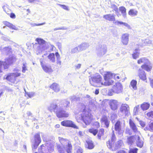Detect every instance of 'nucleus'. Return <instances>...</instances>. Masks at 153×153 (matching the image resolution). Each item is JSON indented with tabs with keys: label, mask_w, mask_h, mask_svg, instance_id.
Returning <instances> with one entry per match:
<instances>
[{
	"label": "nucleus",
	"mask_w": 153,
	"mask_h": 153,
	"mask_svg": "<svg viewBox=\"0 0 153 153\" xmlns=\"http://www.w3.org/2000/svg\"><path fill=\"white\" fill-rule=\"evenodd\" d=\"M114 74L110 72H105L104 75L105 81H101L102 79L101 76L99 74H97L94 77L90 79V84L93 86L101 87L102 85L109 86L112 85L114 82L112 78Z\"/></svg>",
	"instance_id": "obj_1"
},
{
	"label": "nucleus",
	"mask_w": 153,
	"mask_h": 153,
	"mask_svg": "<svg viewBox=\"0 0 153 153\" xmlns=\"http://www.w3.org/2000/svg\"><path fill=\"white\" fill-rule=\"evenodd\" d=\"M59 139L63 147V148H61L59 145H57V149L59 153H64L65 150L67 153H72V146L69 140L60 137H59Z\"/></svg>",
	"instance_id": "obj_2"
},
{
	"label": "nucleus",
	"mask_w": 153,
	"mask_h": 153,
	"mask_svg": "<svg viewBox=\"0 0 153 153\" xmlns=\"http://www.w3.org/2000/svg\"><path fill=\"white\" fill-rule=\"evenodd\" d=\"M16 60V59L15 57L11 56L5 59V62L0 61V73L2 72L3 68L4 69H8L9 65L15 62Z\"/></svg>",
	"instance_id": "obj_3"
},
{
	"label": "nucleus",
	"mask_w": 153,
	"mask_h": 153,
	"mask_svg": "<svg viewBox=\"0 0 153 153\" xmlns=\"http://www.w3.org/2000/svg\"><path fill=\"white\" fill-rule=\"evenodd\" d=\"M123 86L120 82L116 83L112 87L111 89L109 90L108 94L109 96H112L114 94H119L122 91Z\"/></svg>",
	"instance_id": "obj_4"
},
{
	"label": "nucleus",
	"mask_w": 153,
	"mask_h": 153,
	"mask_svg": "<svg viewBox=\"0 0 153 153\" xmlns=\"http://www.w3.org/2000/svg\"><path fill=\"white\" fill-rule=\"evenodd\" d=\"M45 146L44 145L41 146L40 148L39 149L40 152L43 153H51L54 151V147L53 144H50V142H48L45 143Z\"/></svg>",
	"instance_id": "obj_5"
},
{
	"label": "nucleus",
	"mask_w": 153,
	"mask_h": 153,
	"mask_svg": "<svg viewBox=\"0 0 153 153\" xmlns=\"http://www.w3.org/2000/svg\"><path fill=\"white\" fill-rule=\"evenodd\" d=\"M36 41L39 45L37 47L36 53L37 54L41 53L42 51L46 49L45 46V42L42 39L37 38Z\"/></svg>",
	"instance_id": "obj_6"
},
{
	"label": "nucleus",
	"mask_w": 153,
	"mask_h": 153,
	"mask_svg": "<svg viewBox=\"0 0 153 153\" xmlns=\"http://www.w3.org/2000/svg\"><path fill=\"white\" fill-rule=\"evenodd\" d=\"M85 107L84 105L82 113L83 114V121L86 125H87L89 124L91 122V114L88 112L86 111Z\"/></svg>",
	"instance_id": "obj_7"
},
{
	"label": "nucleus",
	"mask_w": 153,
	"mask_h": 153,
	"mask_svg": "<svg viewBox=\"0 0 153 153\" xmlns=\"http://www.w3.org/2000/svg\"><path fill=\"white\" fill-rule=\"evenodd\" d=\"M64 109L65 108L60 106L59 107V109L56 111V114L58 117H67L69 116L68 113L64 110Z\"/></svg>",
	"instance_id": "obj_8"
},
{
	"label": "nucleus",
	"mask_w": 153,
	"mask_h": 153,
	"mask_svg": "<svg viewBox=\"0 0 153 153\" xmlns=\"http://www.w3.org/2000/svg\"><path fill=\"white\" fill-rule=\"evenodd\" d=\"M122 144V142L121 140L119 141L115 144V146L114 144L112 146L111 144L110 141L107 142V145L110 149L114 151L115 150L120 148Z\"/></svg>",
	"instance_id": "obj_9"
},
{
	"label": "nucleus",
	"mask_w": 153,
	"mask_h": 153,
	"mask_svg": "<svg viewBox=\"0 0 153 153\" xmlns=\"http://www.w3.org/2000/svg\"><path fill=\"white\" fill-rule=\"evenodd\" d=\"M120 111L123 115H128L129 114V107L126 104H122L120 108Z\"/></svg>",
	"instance_id": "obj_10"
},
{
	"label": "nucleus",
	"mask_w": 153,
	"mask_h": 153,
	"mask_svg": "<svg viewBox=\"0 0 153 153\" xmlns=\"http://www.w3.org/2000/svg\"><path fill=\"white\" fill-rule=\"evenodd\" d=\"M97 49V54L99 56L104 55L106 52L107 47L106 45H100Z\"/></svg>",
	"instance_id": "obj_11"
},
{
	"label": "nucleus",
	"mask_w": 153,
	"mask_h": 153,
	"mask_svg": "<svg viewBox=\"0 0 153 153\" xmlns=\"http://www.w3.org/2000/svg\"><path fill=\"white\" fill-rule=\"evenodd\" d=\"M34 144L32 146V147L33 149H35L37 148L38 146L41 141L39 133H37L35 134L34 136Z\"/></svg>",
	"instance_id": "obj_12"
},
{
	"label": "nucleus",
	"mask_w": 153,
	"mask_h": 153,
	"mask_svg": "<svg viewBox=\"0 0 153 153\" xmlns=\"http://www.w3.org/2000/svg\"><path fill=\"white\" fill-rule=\"evenodd\" d=\"M61 124L63 126L71 127L76 129H78V127L71 120L63 121L61 122Z\"/></svg>",
	"instance_id": "obj_13"
},
{
	"label": "nucleus",
	"mask_w": 153,
	"mask_h": 153,
	"mask_svg": "<svg viewBox=\"0 0 153 153\" xmlns=\"http://www.w3.org/2000/svg\"><path fill=\"white\" fill-rule=\"evenodd\" d=\"M130 127L133 132L135 134V135L140 134V132L138 130V128L134 121L131 119L129 120Z\"/></svg>",
	"instance_id": "obj_14"
},
{
	"label": "nucleus",
	"mask_w": 153,
	"mask_h": 153,
	"mask_svg": "<svg viewBox=\"0 0 153 153\" xmlns=\"http://www.w3.org/2000/svg\"><path fill=\"white\" fill-rule=\"evenodd\" d=\"M129 36V34L127 33L123 34L122 35L121 37V41L123 45H126L128 44Z\"/></svg>",
	"instance_id": "obj_15"
},
{
	"label": "nucleus",
	"mask_w": 153,
	"mask_h": 153,
	"mask_svg": "<svg viewBox=\"0 0 153 153\" xmlns=\"http://www.w3.org/2000/svg\"><path fill=\"white\" fill-rule=\"evenodd\" d=\"M118 102L117 100H111L109 102V105L111 109L113 110H116L118 107Z\"/></svg>",
	"instance_id": "obj_16"
},
{
	"label": "nucleus",
	"mask_w": 153,
	"mask_h": 153,
	"mask_svg": "<svg viewBox=\"0 0 153 153\" xmlns=\"http://www.w3.org/2000/svg\"><path fill=\"white\" fill-rule=\"evenodd\" d=\"M138 75L140 78L142 80L146 81V74L145 72L142 69L140 68L137 71Z\"/></svg>",
	"instance_id": "obj_17"
},
{
	"label": "nucleus",
	"mask_w": 153,
	"mask_h": 153,
	"mask_svg": "<svg viewBox=\"0 0 153 153\" xmlns=\"http://www.w3.org/2000/svg\"><path fill=\"white\" fill-rule=\"evenodd\" d=\"M120 122L118 121L115 125V129L119 134L121 135L123 133V131L121 129Z\"/></svg>",
	"instance_id": "obj_18"
},
{
	"label": "nucleus",
	"mask_w": 153,
	"mask_h": 153,
	"mask_svg": "<svg viewBox=\"0 0 153 153\" xmlns=\"http://www.w3.org/2000/svg\"><path fill=\"white\" fill-rule=\"evenodd\" d=\"M100 122L101 124H104L107 128H108L109 127L110 121L108 120L106 116H103L101 118Z\"/></svg>",
	"instance_id": "obj_19"
},
{
	"label": "nucleus",
	"mask_w": 153,
	"mask_h": 153,
	"mask_svg": "<svg viewBox=\"0 0 153 153\" xmlns=\"http://www.w3.org/2000/svg\"><path fill=\"white\" fill-rule=\"evenodd\" d=\"M40 62L42 69L45 72L50 73L53 72V70L51 67L47 66L43 64L41 59L40 60Z\"/></svg>",
	"instance_id": "obj_20"
},
{
	"label": "nucleus",
	"mask_w": 153,
	"mask_h": 153,
	"mask_svg": "<svg viewBox=\"0 0 153 153\" xmlns=\"http://www.w3.org/2000/svg\"><path fill=\"white\" fill-rule=\"evenodd\" d=\"M103 18L109 21H115V15L114 14H109L105 15L103 16Z\"/></svg>",
	"instance_id": "obj_21"
},
{
	"label": "nucleus",
	"mask_w": 153,
	"mask_h": 153,
	"mask_svg": "<svg viewBox=\"0 0 153 153\" xmlns=\"http://www.w3.org/2000/svg\"><path fill=\"white\" fill-rule=\"evenodd\" d=\"M140 134L135 135V136L136 137V141L137 145L138 146L141 148L143 146V142L140 139Z\"/></svg>",
	"instance_id": "obj_22"
},
{
	"label": "nucleus",
	"mask_w": 153,
	"mask_h": 153,
	"mask_svg": "<svg viewBox=\"0 0 153 153\" xmlns=\"http://www.w3.org/2000/svg\"><path fill=\"white\" fill-rule=\"evenodd\" d=\"M141 68L145 70L146 71L149 72L150 71L152 68V65L150 63L142 65L141 66Z\"/></svg>",
	"instance_id": "obj_23"
},
{
	"label": "nucleus",
	"mask_w": 153,
	"mask_h": 153,
	"mask_svg": "<svg viewBox=\"0 0 153 153\" xmlns=\"http://www.w3.org/2000/svg\"><path fill=\"white\" fill-rule=\"evenodd\" d=\"M80 51L85 50L89 46V44L87 43H83L78 46Z\"/></svg>",
	"instance_id": "obj_24"
},
{
	"label": "nucleus",
	"mask_w": 153,
	"mask_h": 153,
	"mask_svg": "<svg viewBox=\"0 0 153 153\" xmlns=\"http://www.w3.org/2000/svg\"><path fill=\"white\" fill-rule=\"evenodd\" d=\"M136 140V137L135 136H131L127 138V143L129 145L132 144Z\"/></svg>",
	"instance_id": "obj_25"
},
{
	"label": "nucleus",
	"mask_w": 153,
	"mask_h": 153,
	"mask_svg": "<svg viewBox=\"0 0 153 153\" xmlns=\"http://www.w3.org/2000/svg\"><path fill=\"white\" fill-rule=\"evenodd\" d=\"M59 107H58L57 105L54 103L51 104L50 106L48 107V109L51 111L53 110L56 113V111L59 109Z\"/></svg>",
	"instance_id": "obj_26"
},
{
	"label": "nucleus",
	"mask_w": 153,
	"mask_h": 153,
	"mask_svg": "<svg viewBox=\"0 0 153 153\" xmlns=\"http://www.w3.org/2000/svg\"><path fill=\"white\" fill-rule=\"evenodd\" d=\"M6 79L7 80L9 81L10 82L12 83H15L16 81V78L12 74L10 73L8 75L6 78Z\"/></svg>",
	"instance_id": "obj_27"
},
{
	"label": "nucleus",
	"mask_w": 153,
	"mask_h": 153,
	"mask_svg": "<svg viewBox=\"0 0 153 153\" xmlns=\"http://www.w3.org/2000/svg\"><path fill=\"white\" fill-rule=\"evenodd\" d=\"M142 44L143 45H153V42L149 39H146L142 40Z\"/></svg>",
	"instance_id": "obj_28"
},
{
	"label": "nucleus",
	"mask_w": 153,
	"mask_h": 153,
	"mask_svg": "<svg viewBox=\"0 0 153 153\" xmlns=\"http://www.w3.org/2000/svg\"><path fill=\"white\" fill-rule=\"evenodd\" d=\"M150 106V104L146 102H144L140 105V107L143 111L148 110Z\"/></svg>",
	"instance_id": "obj_29"
},
{
	"label": "nucleus",
	"mask_w": 153,
	"mask_h": 153,
	"mask_svg": "<svg viewBox=\"0 0 153 153\" xmlns=\"http://www.w3.org/2000/svg\"><path fill=\"white\" fill-rule=\"evenodd\" d=\"M85 145L86 147L89 149H92L94 146L92 141L90 140L86 141V143L85 144Z\"/></svg>",
	"instance_id": "obj_30"
},
{
	"label": "nucleus",
	"mask_w": 153,
	"mask_h": 153,
	"mask_svg": "<svg viewBox=\"0 0 153 153\" xmlns=\"http://www.w3.org/2000/svg\"><path fill=\"white\" fill-rule=\"evenodd\" d=\"M50 88L53 89L55 92H58L60 90L59 85L55 83H53L50 87Z\"/></svg>",
	"instance_id": "obj_31"
},
{
	"label": "nucleus",
	"mask_w": 153,
	"mask_h": 153,
	"mask_svg": "<svg viewBox=\"0 0 153 153\" xmlns=\"http://www.w3.org/2000/svg\"><path fill=\"white\" fill-rule=\"evenodd\" d=\"M149 63V60L145 57L141 58L137 61V63L138 64L143 63L144 64H148Z\"/></svg>",
	"instance_id": "obj_32"
},
{
	"label": "nucleus",
	"mask_w": 153,
	"mask_h": 153,
	"mask_svg": "<svg viewBox=\"0 0 153 153\" xmlns=\"http://www.w3.org/2000/svg\"><path fill=\"white\" fill-rule=\"evenodd\" d=\"M3 23L6 26H7L10 28L15 30H18V28L16 26L7 22L4 21L3 22Z\"/></svg>",
	"instance_id": "obj_33"
},
{
	"label": "nucleus",
	"mask_w": 153,
	"mask_h": 153,
	"mask_svg": "<svg viewBox=\"0 0 153 153\" xmlns=\"http://www.w3.org/2000/svg\"><path fill=\"white\" fill-rule=\"evenodd\" d=\"M114 23L115 24L117 25H123L128 29H131V26L129 24L126 23L124 22H122L116 21Z\"/></svg>",
	"instance_id": "obj_34"
},
{
	"label": "nucleus",
	"mask_w": 153,
	"mask_h": 153,
	"mask_svg": "<svg viewBox=\"0 0 153 153\" xmlns=\"http://www.w3.org/2000/svg\"><path fill=\"white\" fill-rule=\"evenodd\" d=\"M138 11L134 9L130 10L128 12V14L132 17H134L137 15Z\"/></svg>",
	"instance_id": "obj_35"
},
{
	"label": "nucleus",
	"mask_w": 153,
	"mask_h": 153,
	"mask_svg": "<svg viewBox=\"0 0 153 153\" xmlns=\"http://www.w3.org/2000/svg\"><path fill=\"white\" fill-rule=\"evenodd\" d=\"M140 52L138 49H136L132 54V56L134 59H136L139 57Z\"/></svg>",
	"instance_id": "obj_36"
},
{
	"label": "nucleus",
	"mask_w": 153,
	"mask_h": 153,
	"mask_svg": "<svg viewBox=\"0 0 153 153\" xmlns=\"http://www.w3.org/2000/svg\"><path fill=\"white\" fill-rule=\"evenodd\" d=\"M76 118L78 122H81L82 120H83V114H82L81 113L79 114L76 116Z\"/></svg>",
	"instance_id": "obj_37"
},
{
	"label": "nucleus",
	"mask_w": 153,
	"mask_h": 153,
	"mask_svg": "<svg viewBox=\"0 0 153 153\" xmlns=\"http://www.w3.org/2000/svg\"><path fill=\"white\" fill-rule=\"evenodd\" d=\"M48 57L52 62L53 63L55 62V55L53 53H50L48 56Z\"/></svg>",
	"instance_id": "obj_38"
},
{
	"label": "nucleus",
	"mask_w": 153,
	"mask_h": 153,
	"mask_svg": "<svg viewBox=\"0 0 153 153\" xmlns=\"http://www.w3.org/2000/svg\"><path fill=\"white\" fill-rule=\"evenodd\" d=\"M119 10L121 12L123 16L125 17L126 15V8L123 7H121L119 8Z\"/></svg>",
	"instance_id": "obj_39"
},
{
	"label": "nucleus",
	"mask_w": 153,
	"mask_h": 153,
	"mask_svg": "<svg viewBox=\"0 0 153 153\" xmlns=\"http://www.w3.org/2000/svg\"><path fill=\"white\" fill-rule=\"evenodd\" d=\"M137 84V82L135 80H133L131 82V85L134 90H136L137 88L136 86Z\"/></svg>",
	"instance_id": "obj_40"
},
{
	"label": "nucleus",
	"mask_w": 153,
	"mask_h": 153,
	"mask_svg": "<svg viewBox=\"0 0 153 153\" xmlns=\"http://www.w3.org/2000/svg\"><path fill=\"white\" fill-rule=\"evenodd\" d=\"M82 149L79 146H76L75 149L74 153H82Z\"/></svg>",
	"instance_id": "obj_41"
},
{
	"label": "nucleus",
	"mask_w": 153,
	"mask_h": 153,
	"mask_svg": "<svg viewBox=\"0 0 153 153\" xmlns=\"http://www.w3.org/2000/svg\"><path fill=\"white\" fill-rule=\"evenodd\" d=\"M140 111L139 105L136 106L134 108V112L135 115H137L138 114Z\"/></svg>",
	"instance_id": "obj_42"
},
{
	"label": "nucleus",
	"mask_w": 153,
	"mask_h": 153,
	"mask_svg": "<svg viewBox=\"0 0 153 153\" xmlns=\"http://www.w3.org/2000/svg\"><path fill=\"white\" fill-rule=\"evenodd\" d=\"M104 130L103 128H101L100 129L97 134L98 138L99 139H100L102 136L104 134Z\"/></svg>",
	"instance_id": "obj_43"
},
{
	"label": "nucleus",
	"mask_w": 153,
	"mask_h": 153,
	"mask_svg": "<svg viewBox=\"0 0 153 153\" xmlns=\"http://www.w3.org/2000/svg\"><path fill=\"white\" fill-rule=\"evenodd\" d=\"M79 51H80L79 49L78 46V47L72 49L71 51V53H77Z\"/></svg>",
	"instance_id": "obj_44"
},
{
	"label": "nucleus",
	"mask_w": 153,
	"mask_h": 153,
	"mask_svg": "<svg viewBox=\"0 0 153 153\" xmlns=\"http://www.w3.org/2000/svg\"><path fill=\"white\" fill-rule=\"evenodd\" d=\"M89 131L92 134L94 135H95L97 133L98 131L97 129L91 128L89 129Z\"/></svg>",
	"instance_id": "obj_45"
},
{
	"label": "nucleus",
	"mask_w": 153,
	"mask_h": 153,
	"mask_svg": "<svg viewBox=\"0 0 153 153\" xmlns=\"http://www.w3.org/2000/svg\"><path fill=\"white\" fill-rule=\"evenodd\" d=\"M62 103H63V106L61 105V107L65 109L67 108V106L68 105V104L70 103L69 101H68L66 100H64Z\"/></svg>",
	"instance_id": "obj_46"
},
{
	"label": "nucleus",
	"mask_w": 153,
	"mask_h": 153,
	"mask_svg": "<svg viewBox=\"0 0 153 153\" xmlns=\"http://www.w3.org/2000/svg\"><path fill=\"white\" fill-rule=\"evenodd\" d=\"M114 131H113V134L112 135L111 140L110 141L111 145L112 146L114 144V142L116 140V137L115 136V134L114 133ZM109 141H110L109 140Z\"/></svg>",
	"instance_id": "obj_47"
},
{
	"label": "nucleus",
	"mask_w": 153,
	"mask_h": 153,
	"mask_svg": "<svg viewBox=\"0 0 153 153\" xmlns=\"http://www.w3.org/2000/svg\"><path fill=\"white\" fill-rule=\"evenodd\" d=\"M34 95V93L33 92H29L28 93L26 92L25 91V96L26 97H28L30 98H31L33 97Z\"/></svg>",
	"instance_id": "obj_48"
},
{
	"label": "nucleus",
	"mask_w": 153,
	"mask_h": 153,
	"mask_svg": "<svg viewBox=\"0 0 153 153\" xmlns=\"http://www.w3.org/2000/svg\"><path fill=\"white\" fill-rule=\"evenodd\" d=\"M11 48L10 47H6L4 48L3 51L5 52L6 53H9L11 51Z\"/></svg>",
	"instance_id": "obj_49"
},
{
	"label": "nucleus",
	"mask_w": 153,
	"mask_h": 153,
	"mask_svg": "<svg viewBox=\"0 0 153 153\" xmlns=\"http://www.w3.org/2000/svg\"><path fill=\"white\" fill-rule=\"evenodd\" d=\"M111 7L116 12L118 11V9L117 7L115 4H112L111 5Z\"/></svg>",
	"instance_id": "obj_50"
},
{
	"label": "nucleus",
	"mask_w": 153,
	"mask_h": 153,
	"mask_svg": "<svg viewBox=\"0 0 153 153\" xmlns=\"http://www.w3.org/2000/svg\"><path fill=\"white\" fill-rule=\"evenodd\" d=\"M137 148H130L129 153H137Z\"/></svg>",
	"instance_id": "obj_51"
},
{
	"label": "nucleus",
	"mask_w": 153,
	"mask_h": 153,
	"mask_svg": "<svg viewBox=\"0 0 153 153\" xmlns=\"http://www.w3.org/2000/svg\"><path fill=\"white\" fill-rule=\"evenodd\" d=\"M27 64L25 63H23V66L22 67V72L23 73H25V72L27 70Z\"/></svg>",
	"instance_id": "obj_52"
},
{
	"label": "nucleus",
	"mask_w": 153,
	"mask_h": 153,
	"mask_svg": "<svg viewBox=\"0 0 153 153\" xmlns=\"http://www.w3.org/2000/svg\"><path fill=\"white\" fill-rule=\"evenodd\" d=\"M79 98L78 97H76L75 96H71L70 98V99L71 101H77L79 100Z\"/></svg>",
	"instance_id": "obj_53"
},
{
	"label": "nucleus",
	"mask_w": 153,
	"mask_h": 153,
	"mask_svg": "<svg viewBox=\"0 0 153 153\" xmlns=\"http://www.w3.org/2000/svg\"><path fill=\"white\" fill-rule=\"evenodd\" d=\"M58 5L60 6V7H61L64 10H69V9L68 7L66 5H62L61 4H58Z\"/></svg>",
	"instance_id": "obj_54"
},
{
	"label": "nucleus",
	"mask_w": 153,
	"mask_h": 153,
	"mask_svg": "<svg viewBox=\"0 0 153 153\" xmlns=\"http://www.w3.org/2000/svg\"><path fill=\"white\" fill-rule=\"evenodd\" d=\"M114 77V79L117 81H119L120 79L119 76L118 74H114L113 75Z\"/></svg>",
	"instance_id": "obj_55"
},
{
	"label": "nucleus",
	"mask_w": 153,
	"mask_h": 153,
	"mask_svg": "<svg viewBox=\"0 0 153 153\" xmlns=\"http://www.w3.org/2000/svg\"><path fill=\"white\" fill-rule=\"evenodd\" d=\"M146 115L149 118H153V111L147 113L146 114Z\"/></svg>",
	"instance_id": "obj_56"
},
{
	"label": "nucleus",
	"mask_w": 153,
	"mask_h": 153,
	"mask_svg": "<svg viewBox=\"0 0 153 153\" xmlns=\"http://www.w3.org/2000/svg\"><path fill=\"white\" fill-rule=\"evenodd\" d=\"M11 73L13 76L15 77V78L16 77L19 76L21 75V74L19 73Z\"/></svg>",
	"instance_id": "obj_57"
},
{
	"label": "nucleus",
	"mask_w": 153,
	"mask_h": 153,
	"mask_svg": "<svg viewBox=\"0 0 153 153\" xmlns=\"http://www.w3.org/2000/svg\"><path fill=\"white\" fill-rule=\"evenodd\" d=\"M45 24H46L45 22H44L42 23H39V24H36V23H34L33 24V26H40V25H45Z\"/></svg>",
	"instance_id": "obj_58"
},
{
	"label": "nucleus",
	"mask_w": 153,
	"mask_h": 153,
	"mask_svg": "<svg viewBox=\"0 0 153 153\" xmlns=\"http://www.w3.org/2000/svg\"><path fill=\"white\" fill-rule=\"evenodd\" d=\"M94 125L97 128H99L100 126V123L98 122H96L94 123Z\"/></svg>",
	"instance_id": "obj_59"
},
{
	"label": "nucleus",
	"mask_w": 153,
	"mask_h": 153,
	"mask_svg": "<svg viewBox=\"0 0 153 153\" xmlns=\"http://www.w3.org/2000/svg\"><path fill=\"white\" fill-rule=\"evenodd\" d=\"M126 132L127 134H129V135H131L132 134L130 129L128 128L126 129Z\"/></svg>",
	"instance_id": "obj_60"
},
{
	"label": "nucleus",
	"mask_w": 153,
	"mask_h": 153,
	"mask_svg": "<svg viewBox=\"0 0 153 153\" xmlns=\"http://www.w3.org/2000/svg\"><path fill=\"white\" fill-rule=\"evenodd\" d=\"M81 66V64H78L75 65V69H78L80 68Z\"/></svg>",
	"instance_id": "obj_61"
},
{
	"label": "nucleus",
	"mask_w": 153,
	"mask_h": 153,
	"mask_svg": "<svg viewBox=\"0 0 153 153\" xmlns=\"http://www.w3.org/2000/svg\"><path fill=\"white\" fill-rule=\"evenodd\" d=\"M139 123L140 125L143 127H144L145 126V123L144 122L141 121H139Z\"/></svg>",
	"instance_id": "obj_62"
},
{
	"label": "nucleus",
	"mask_w": 153,
	"mask_h": 153,
	"mask_svg": "<svg viewBox=\"0 0 153 153\" xmlns=\"http://www.w3.org/2000/svg\"><path fill=\"white\" fill-rule=\"evenodd\" d=\"M84 134V133L82 131H79V132L78 134L79 137H82L83 136Z\"/></svg>",
	"instance_id": "obj_63"
},
{
	"label": "nucleus",
	"mask_w": 153,
	"mask_h": 153,
	"mask_svg": "<svg viewBox=\"0 0 153 153\" xmlns=\"http://www.w3.org/2000/svg\"><path fill=\"white\" fill-rule=\"evenodd\" d=\"M56 63L57 64L59 65H61V62L60 60V58H58L57 59Z\"/></svg>",
	"instance_id": "obj_64"
}]
</instances>
